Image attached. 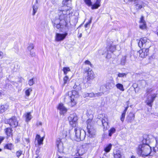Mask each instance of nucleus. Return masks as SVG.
<instances>
[{
	"mask_svg": "<svg viewBox=\"0 0 158 158\" xmlns=\"http://www.w3.org/2000/svg\"><path fill=\"white\" fill-rule=\"evenodd\" d=\"M6 149L11 150L12 148V143L7 144L5 146Z\"/></svg>",
	"mask_w": 158,
	"mask_h": 158,
	"instance_id": "72a5a7b5",
	"label": "nucleus"
},
{
	"mask_svg": "<svg viewBox=\"0 0 158 158\" xmlns=\"http://www.w3.org/2000/svg\"><path fill=\"white\" fill-rule=\"evenodd\" d=\"M78 91L75 90H73L72 91H69L66 95L64 101L68 102L71 106H74L76 104L75 98H77L78 96Z\"/></svg>",
	"mask_w": 158,
	"mask_h": 158,
	"instance_id": "7ed1b4c3",
	"label": "nucleus"
},
{
	"mask_svg": "<svg viewBox=\"0 0 158 158\" xmlns=\"http://www.w3.org/2000/svg\"><path fill=\"white\" fill-rule=\"evenodd\" d=\"M116 131V129L114 127H112L109 131V135L111 136Z\"/></svg>",
	"mask_w": 158,
	"mask_h": 158,
	"instance_id": "cd10ccee",
	"label": "nucleus"
},
{
	"mask_svg": "<svg viewBox=\"0 0 158 158\" xmlns=\"http://www.w3.org/2000/svg\"><path fill=\"white\" fill-rule=\"evenodd\" d=\"M30 55L31 56H34L35 55V53L34 52H33L32 51H29Z\"/></svg>",
	"mask_w": 158,
	"mask_h": 158,
	"instance_id": "49530a36",
	"label": "nucleus"
},
{
	"mask_svg": "<svg viewBox=\"0 0 158 158\" xmlns=\"http://www.w3.org/2000/svg\"><path fill=\"white\" fill-rule=\"evenodd\" d=\"M126 74L125 73H119L118 74V76L119 77H126Z\"/></svg>",
	"mask_w": 158,
	"mask_h": 158,
	"instance_id": "e433bc0d",
	"label": "nucleus"
},
{
	"mask_svg": "<svg viewBox=\"0 0 158 158\" xmlns=\"http://www.w3.org/2000/svg\"><path fill=\"white\" fill-rule=\"evenodd\" d=\"M34 45L33 44L30 43L28 44L27 49L28 51H32L34 48Z\"/></svg>",
	"mask_w": 158,
	"mask_h": 158,
	"instance_id": "bb28decb",
	"label": "nucleus"
},
{
	"mask_svg": "<svg viewBox=\"0 0 158 158\" xmlns=\"http://www.w3.org/2000/svg\"><path fill=\"white\" fill-rule=\"evenodd\" d=\"M35 158H40V157L39 156H37L35 157Z\"/></svg>",
	"mask_w": 158,
	"mask_h": 158,
	"instance_id": "13d9d810",
	"label": "nucleus"
},
{
	"mask_svg": "<svg viewBox=\"0 0 158 158\" xmlns=\"http://www.w3.org/2000/svg\"><path fill=\"white\" fill-rule=\"evenodd\" d=\"M149 140L144 138L142 143L139 144L137 150V154L140 156L145 157L148 156L151 151V148L149 145Z\"/></svg>",
	"mask_w": 158,
	"mask_h": 158,
	"instance_id": "f03ea898",
	"label": "nucleus"
},
{
	"mask_svg": "<svg viewBox=\"0 0 158 158\" xmlns=\"http://www.w3.org/2000/svg\"><path fill=\"white\" fill-rule=\"evenodd\" d=\"M101 2V0H97L95 3L97 5L99 6H100V3Z\"/></svg>",
	"mask_w": 158,
	"mask_h": 158,
	"instance_id": "de8ad7c7",
	"label": "nucleus"
},
{
	"mask_svg": "<svg viewBox=\"0 0 158 158\" xmlns=\"http://www.w3.org/2000/svg\"><path fill=\"white\" fill-rule=\"evenodd\" d=\"M126 62V58L125 57L122 58L121 61V64L122 65H124Z\"/></svg>",
	"mask_w": 158,
	"mask_h": 158,
	"instance_id": "c9c22d12",
	"label": "nucleus"
},
{
	"mask_svg": "<svg viewBox=\"0 0 158 158\" xmlns=\"http://www.w3.org/2000/svg\"><path fill=\"white\" fill-rule=\"evenodd\" d=\"M103 93H96L94 94H95L96 97V96H99L102 95Z\"/></svg>",
	"mask_w": 158,
	"mask_h": 158,
	"instance_id": "09e8293b",
	"label": "nucleus"
},
{
	"mask_svg": "<svg viewBox=\"0 0 158 158\" xmlns=\"http://www.w3.org/2000/svg\"><path fill=\"white\" fill-rule=\"evenodd\" d=\"M34 82L33 81V78L30 79L28 81V84L29 85L31 86L33 85Z\"/></svg>",
	"mask_w": 158,
	"mask_h": 158,
	"instance_id": "58836bf2",
	"label": "nucleus"
},
{
	"mask_svg": "<svg viewBox=\"0 0 158 158\" xmlns=\"http://www.w3.org/2000/svg\"><path fill=\"white\" fill-rule=\"evenodd\" d=\"M62 70L63 71L64 74L66 75L70 71V69L69 67H64L63 68Z\"/></svg>",
	"mask_w": 158,
	"mask_h": 158,
	"instance_id": "c85d7f7f",
	"label": "nucleus"
},
{
	"mask_svg": "<svg viewBox=\"0 0 158 158\" xmlns=\"http://www.w3.org/2000/svg\"><path fill=\"white\" fill-rule=\"evenodd\" d=\"M99 6L97 5V4L95 3L92 6V9H97Z\"/></svg>",
	"mask_w": 158,
	"mask_h": 158,
	"instance_id": "37998d69",
	"label": "nucleus"
},
{
	"mask_svg": "<svg viewBox=\"0 0 158 158\" xmlns=\"http://www.w3.org/2000/svg\"><path fill=\"white\" fill-rule=\"evenodd\" d=\"M156 146L158 148V138L156 139Z\"/></svg>",
	"mask_w": 158,
	"mask_h": 158,
	"instance_id": "864d4df0",
	"label": "nucleus"
},
{
	"mask_svg": "<svg viewBox=\"0 0 158 158\" xmlns=\"http://www.w3.org/2000/svg\"><path fill=\"white\" fill-rule=\"evenodd\" d=\"M56 144L59 150H61L62 149L63 144L61 141V139H58L56 141Z\"/></svg>",
	"mask_w": 158,
	"mask_h": 158,
	"instance_id": "aec40b11",
	"label": "nucleus"
},
{
	"mask_svg": "<svg viewBox=\"0 0 158 158\" xmlns=\"http://www.w3.org/2000/svg\"><path fill=\"white\" fill-rule=\"evenodd\" d=\"M116 87L117 89H119L120 91H124V89L123 85L120 83H117L116 85Z\"/></svg>",
	"mask_w": 158,
	"mask_h": 158,
	"instance_id": "393cba45",
	"label": "nucleus"
},
{
	"mask_svg": "<svg viewBox=\"0 0 158 158\" xmlns=\"http://www.w3.org/2000/svg\"><path fill=\"white\" fill-rule=\"evenodd\" d=\"M115 50V46L111 45L107 49V51L111 52H113Z\"/></svg>",
	"mask_w": 158,
	"mask_h": 158,
	"instance_id": "7c9ffc66",
	"label": "nucleus"
},
{
	"mask_svg": "<svg viewBox=\"0 0 158 158\" xmlns=\"http://www.w3.org/2000/svg\"><path fill=\"white\" fill-rule=\"evenodd\" d=\"M2 151V149L0 148V152L1 151Z\"/></svg>",
	"mask_w": 158,
	"mask_h": 158,
	"instance_id": "680f3d73",
	"label": "nucleus"
},
{
	"mask_svg": "<svg viewBox=\"0 0 158 158\" xmlns=\"http://www.w3.org/2000/svg\"><path fill=\"white\" fill-rule=\"evenodd\" d=\"M92 19V18H91L90 19V20H89V21L85 24V27H86V28L87 27L88 25H89L91 23V22Z\"/></svg>",
	"mask_w": 158,
	"mask_h": 158,
	"instance_id": "a18cd8bd",
	"label": "nucleus"
},
{
	"mask_svg": "<svg viewBox=\"0 0 158 158\" xmlns=\"http://www.w3.org/2000/svg\"><path fill=\"white\" fill-rule=\"evenodd\" d=\"M32 89L31 88H29L26 90L25 92L26 95L28 97L30 94L31 92L32 91Z\"/></svg>",
	"mask_w": 158,
	"mask_h": 158,
	"instance_id": "2f4dec72",
	"label": "nucleus"
},
{
	"mask_svg": "<svg viewBox=\"0 0 158 158\" xmlns=\"http://www.w3.org/2000/svg\"><path fill=\"white\" fill-rule=\"evenodd\" d=\"M96 95L95 94H94L93 93H90L89 94V97L90 98H93L94 97H95Z\"/></svg>",
	"mask_w": 158,
	"mask_h": 158,
	"instance_id": "c03bdc74",
	"label": "nucleus"
},
{
	"mask_svg": "<svg viewBox=\"0 0 158 158\" xmlns=\"http://www.w3.org/2000/svg\"><path fill=\"white\" fill-rule=\"evenodd\" d=\"M125 114H126V113H125L124 112H123V113L121 115V117L120 118V120L122 122H123L124 120Z\"/></svg>",
	"mask_w": 158,
	"mask_h": 158,
	"instance_id": "4c0bfd02",
	"label": "nucleus"
},
{
	"mask_svg": "<svg viewBox=\"0 0 158 158\" xmlns=\"http://www.w3.org/2000/svg\"><path fill=\"white\" fill-rule=\"evenodd\" d=\"M81 158H81H79V157H76V158Z\"/></svg>",
	"mask_w": 158,
	"mask_h": 158,
	"instance_id": "0e129e2a",
	"label": "nucleus"
},
{
	"mask_svg": "<svg viewBox=\"0 0 158 158\" xmlns=\"http://www.w3.org/2000/svg\"><path fill=\"white\" fill-rule=\"evenodd\" d=\"M69 81V77L67 75H66L63 78L64 84V85L66 84Z\"/></svg>",
	"mask_w": 158,
	"mask_h": 158,
	"instance_id": "473e14b6",
	"label": "nucleus"
},
{
	"mask_svg": "<svg viewBox=\"0 0 158 158\" xmlns=\"http://www.w3.org/2000/svg\"><path fill=\"white\" fill-rule=\"evenodd\" d=\"M154 90V89L153 88H148L146 89V93L148 95H150L148 97L146 102L147 105L150 107L152 106V104L157 96V94L153 93Z\"/></svg>",
	"mask_w": 158,
	"mask_h": 158,
	"instance_id": "39448f33",
	"label": "nucleus"
},
{
	"mask_svg": "<svg viewBox=\"0 0 158 158\" xmlns=\"http://www.w3.org/2000/svg\"><path fill=\"white\" fill-rule=\"evenodd\" d=\"M74 131L75 134V139L79 141L84 140L85 137V133L83 129L78 126L74 127Z\"/></svg>",
	"mask_w": 158,
	"mask_h": 158,
	"instance_id": "20e7f679",
	"label": "nucleus"
},
{
	"mask_svg": "<svg viewBox=\"0 0 158 158\" xmlns=\"http://www.w3.org/2000/svg\"><path fill=\"white\" fill-rule=\"evenodd\" d=\"M139 27L141 29H144L146 28V22L144 20V17L143 16H141L139 21Z\"/></svg>",
	"mask_w": 158,
	"mask_h": 158,
	"instance_id": "2eb2a0df",
	"label": "nucleus"
},
{
	"mask_svg": "<svg viewBox=\"0 0 158 158\" xmlns=\"http://www.w3.org/2000/svg\"><path fill=\"white\" fill-rule=\"evenodd\" d=\"M131 158H135V157L134 156H132Z\"/></svg>",
	"mask_w": 158,
	"mask_h": 158,
	"instance_id": "bf43d9fd",
	"label": "nucleus"
},
{
	"mask_svg": "<svg viewBox=\"0 0 158 158\" xmlns=\"http://www.w3.org/2000/svg\"><path fill=\"white\" fill-rule=\"evenodd\" d=\"M85 152V151L84 148L80 147L77 149V152L76 153V156H80L82 155Z\"/></svg>",
	"mask_w": 158,
	"mask_h": 158,
	"instance_id": "f3484780",
	"label": "nucleus"
},
{
	"mask_svg": "<svg viewBox=\"0 0 158 158\" xmlns=\"http://www.w3.org/2000/svg\"><path fill=\"white\" fill-rule=\"evenodd\" d=\"M149 49L143 48L138 52L139 56L143 58L145 57L148 55Z\"/></svg>",
	"mask_w": 158,
	"mask_h": 158,
	"instance_id": "ddd939ff",
	"label": "nucleus"
},
{
	"mask_svg": "<svg viewBox=\"0 0 158 158\" xmlns=\"http://www.w3.org/2000/svg\"><path fill=\"white\" fill-rule=\"evenodd\" d=\"M37 125H42V123L40 122L37 123Z\"/></svg>",
	"mask_w": 158,
	"mask_h": 158,
	"instance_id": "6e6d98bb",
	"label": "nucleus"
},
{
	"mask_svg": "<svg viewBox=\"0 0 158 158\" xmlns=\"http://www.w3.org/2000/svg\"><path fill=\"white\" fill-rule=\"evenodd\" d=\"M105 87L106 89H110L111 87L112 86L111 83L109 82H107L105 85Z\"/></svg>",
	"mask_w": 158,
	"mask_h": 158,
	"instance_id": "f704fd0d",
	"label": "nucleus"
},
{
	"mask_svg": "<svg viewBox=\"0 0 158 158\" xmlns=\"http://www.w3.org/2000/svg\"><path fill=\"white\" fill-rule=\"evenodd\" d=\"M22 152L21 151H19L17 152H16V156L18 158L22 154Z\"/></svg>",
	"mask_w": 158,
	"mask_h": 158,
	"instance_id": "a19ab883",
	"label": "nucleus"
},
{
	"mask_svg": "<svg viewBox=\"0 0 158 158\" xmlns=\"http://www.w3.org/2000/svg\"><path fill=\"white\" fill-rule=\"evenodd\" d=\"M81 36H82V34L81 33L79 35L78 37V38H80L81 37Z\"/></svg>",
	"mask_w": 158,
	"mask_h": 158,
	"instance_id": "4d7b16f0",
	"label": "nucleus"
},
{
	"mask_svg": "<svg viewBox=\"0 0 158 158\" xmlns=\"http://www.w3.org/2000/svg\"><path fill=\"white\" fill-rule=\"evenodd\" d=\"M3 53L1 51H0V57H1V58H2L3 55Z\"/></svg>",
	"mask_w": 158,
	"mask_h": 158,
	"instance_id": "5fc2aeb1",
	"label": "nucleus"
},
{
	"mask_svg": "<svg viewBox=\"0 0 158 158\" xmlns=\"http://www.w3.org/2000/svg\"><path fill=\"white\" fill-rule=\"evenodd\" d=\"M58 109L60 111V113L61 114H64L67 111V109L64 106L62 103H60L58 107Z\"/></svg>",
	"mask_w": 158,
	"mask_h": 158,
	"instance_id": "4468645a",
	"label": "nucleus"
},
{
	"mask_svg": "<svg viewBox=\"0 0 158 158\" xmlns=\"http://www.w3.org/2000/svg\"><path fill=\"white\" fill-rule=\"evenodd\" d=\"M67 2H71V0H64L63 1V2L64 4L67 5V4L66 3Z\"/></svg>",
	"mask_w": 158,
	"mask_h": 158,
	"instance_id": "8fccbe9b",
	"label": "nucleus"
},
{
	"mask_svg": "<svg viewBox=\"0 0 158 158\" xmlns=\"http://www.w3.org/2000/svg\"><path fill=\"white\" fill-rule=\"evenodd\" d=\"M9 105L7 103L2 104L0 105V113H3L6 110L8 109Z\"/></svg>",
	"mask_w": 158,
	"mask_h": 158,
	"instance_id": "dca6fc26",
	"label": "nucleus"
},
{
	"mask_svg": "<svg viewBox=\"0 0 158 158\" xmlns=\"http://www.w3.org/2000/svg\"><path fill=\"white\" fill-rule=\"evenodd\" d=\"M84 71L86 73L85 79L87 80V82L93 80L95 78V74L92 70H89V68L85 69Z\"/></svg>",
	"mask_w": 158,
	"mask_h": 158,
	"instance_id": "6e6552de",
	"label": "nucleus"
},
{
	"mask_svg": "<svg viewBox=\"0 0 158 158\" xmlns=\"http://www.w3.org/2000/svg\"><path fill=\"white\" fill-rule=\"evenodd\" d=\"M71 9L70 6H64L58 11L59 18L56 17L53 23L54 27L57 29L69 27L70 22Z\"/></svg>",
	"mask_w": 158,
	"mask_h": 158,
	"instance_id": "f257e3e1",
	"label": "nucleus"
},
{
	"mask_svg": "<svg viewBox=\"0 0 158 158\" xmlns=\"http://www.w3.org/2000/svg\"><path fill=\"white\" fill-rule=\"evenodd\" d=\"M85 3L89 6H90L91 5V2L90 0H85Z\"/></svg>",
	"mask_w": 158,
	"mask_h": 158,
	"instance_id": "ea45409f",
	"label": "nucleus"
},
{
	"mask_svg": "<svg viewBox=\"0 0 158 158\" xmlns=\"http://www.w3.org/2000/svg\"><path fill=\"white\" fill-rule=\"evenodd\" d=\"M68 35V33L66 32L64 34L57 33L55 36V40L56 41H60L63 40Z\"/></svg>",
	"mask_w": 158,
	"mask_h": 158,
	"instance_id": "f8f14e48",
	"label": "nucleus"
},
{
	"mask_svg": "<svg viewBox=\"0 0 158 158\" xmlns=\"http://www.w3.org/2000/svg\"><path fill=\"white\" fill-rule=\"evenodd\" d=\"M114 158H121V155L120 151H117L116 153H114Z\"/></svg>",
	"mask_w": 158,
	"mask_h": 158,
	"instance_id": "c756f323",
	"label": "nucleus"
},
{
	"mask_svg": "<svg viewBox=\"0 0 158 158\" xmlns=\"http://www.w3.org/2000/svg\"><path fill=\"white\" fill-rule=\"evenodd\" d=\"M128 107H129V106H128V105L127 106V107H125V109L123 111V112H124V113H126V111H127V110L128 109Z\"/></svg>",
	"mask_w": 158,
	"mask_h": 158,
	"instance_id": "603ef678",
	"label": "nucleus"
},
{
	"mask_svg": "<svg viewBox=\"0 0 158 158\" xmlns=\"http://www.w3.org/2000/svg\"><path fill=\"white\" fill-rule=\"evenodd\" d=\"M7 122L10 126L13 127H16L18 124V121L15 117H12L8 119L7 120Z\"/></svg>",
	"mask_w": 158,
	"mask_h": 158,
	"instance_id": "9b49d317",
	"label": "nucleus"
},
{
	"mask_svg": "<svg viewBox=\"0 0 158 158\" xmlns=\"http://www.w3.org/2000/svg\"><path fill=\"white\" fill-rule=\"evenodd\" d=\"M89 94L88 93H85L84 94L83 97L84 98L89 97Z\"/></svg>",
	"mask_w": 158,
	"mask_h": 158,
	"instance_id": "3c124183",
	"label": "nucleus"
},
{
	"mask_svg": "<svg viewBox=\"0 0 158 158\" xmlns=\"http://www.w3.org/2000/svg\"><path fill=\"white\" fill-rule=\"evenodd\" d=\"M2 94V93L0 92V95H1Z\"/></svg>",
	"mask_w": 158,
	"mask_h": 158,
	"instance_id": "052dcab7",
	"label": "nucleus"
},
{
	"mask_svg": "<svg viewBox=\"0 0 158 158\" xmlns=\"http://www.w3.org/2000/svg\"><path fill=\"white\" fill-rule=\"evenodd\" d=\"M85 63L86 64H88L90 65V66L92 67H93V65L91 64L90 61H89L88 60H86L85 62Z\"/></svg>",
	"mask_w": 158,
	"mask_h": 158,
	"instance_id": "79ce46f5",
	"label": "nucleus"
},
{
	"mask_svg": "<svg viewBox=\"0 0 158 158\" xmlns=\"http://www.w3.org/2000/svg\"><path fill=\"white\" fill-rule=\"evenodd\" d=\"M59 158H62V157H59Z\"/></svg>",
	"mask_w": 158,
	"mask_h": 158,
	"instance_id": "e2e57ef3",
	"label": "nucleus"
},
{
	"mask_svg": "<svg viewBox=\"0 0 158 158\" xmlns=\"http://www.w3.org/2000/svg\"><path fill=\"white\" fill-rule=\"evenodd\" d=\"M26 121L28 122L30 121L32 118L30 112L27 113L25 114Z\"/></svg>",
	"mask_w": 158,
	"mask_h": 158,
	"instance_id": "b1692460",
	"label": "nucleus"
},
{
	"mask_svg": "<svg viewBox=\"0 0 158 158\" xmlns=\"http://www.w3.org/2000/svg\"><path fill=\"white\" fill-rule=\"evenodd\" d=\"M108 119L106 117H104L102 119V123L103 127L104 129L106 130V129L107 126L108 125V123L107 122Z\"/></svg>",
	"mask_w": 158,
	"mask_h": 158,
	"instance_id": "a211bd4d",
	"label": "nucleus"
},
{
	"mask_svg": "<svg viewBox=\"0 0 158 158\" xmlns=\"http://www.w3.org/2000/svg\"><path fill=\"white\" fill-rule=\"evenodd\" d=\"M36 140L37 141L39 145L43 144L44 139L43 138H40V135H37L36 136Z\"/></svg>",
	"mask_w": 158,
	"mask_h": 158,
	"instance_id": "412c9836",
	"label": "nucleus"
},
{
	"mask_svg": "<svg viewBox=\"0 0 158 158\" xmlns=\"http://www.w3.org/2000/svg\"><path fill=\"white\" fill-rule=\"evenodd\" d=\"M94 122L91 119H89L87 121V129L89 136L92 137L95 135L96 131L93 127Z\"/></svg>",
	"mask_w": 158,
	"mask_h": 158,
	"instance_id": "0eeeda50",
	"label": "nucleus"
},
{
	"mask_svg": "<svg viewBox=\"0 0 158 158\" xmlns=\"http://www.w3.org/2000/svg\"><path fill=\"white\" fill-rule=\"evenodd\" d=\"M77 117L75 114H70L68 118V120L70 124L74 127L75 126H78L77 124Z\"/></svg>",
	"mask_w": 158,
	"mask_h": 158,
	"instance_id": "1a4fd4ad",
	"label": "nucleus"
},
{
	"mask_svg": "<svg viewBox=\"0 0 158 158\" xmlns=\"http://www.w3.org/2000/svg\"><path fill=\"white\" fill-rule=\"evenodd\" d=\"M73 89L74 90L78 92L81 90V85L80 83L77 81L75 83V85L73 86Z\"/></svg>",
	"mask_w": 158,
	"mask_h": 158,
	"instance_id": "6ab92c4d",
	"label": "nucleus"
},
{
	"mask_svg": "<svg viewBox=\"0 0 158 158\" xmlns=\"http://www.w3.org/2000/svg\"><path fill=\"white\" fill-rule=\"evenodd\" d=\"M38 3V1L37 0H36V4L32 6L33 8V13L32 15H34L36 13L37 10L38 9V5L37 4Z\"/></svg>",
	"mask_w": 158,
	"mask_h": 158,
	"instance_id": "4be33fe9",
	"label": "nucleus"
},
{
	"mask_svg": "<svg viewBox=\"0 0 158 158\" xmlns=\"http://www.w3.org/2000/svg\"><path fill=\"white\" fill-rule=\"evenodd\" d=\"M151 42L146 37H143L140 39L138 43V45L140 48L149 49L151 46Z\"/></svg>",
	"mask_w": 158,
	"mask_h": 158,
	"instance_id": "423d86ee",
	"label": "nucleus"
},
{
	"mask_svg": "<svg viewBox=\"0 0 158 158\" xmlns=\"http://www.w3.org/2000/svg\"><path fill=\"white\" fill-rule=\"evenodd\" d=\"M5 131L6 135L10 137L12 135V133L11 129L8 128L5 129Z\"/></svg>",
	"mask_w": 158,
	"mask_h": 158,
	"instance_id": "5701e85b",
	"label": "nucleus"
},
{
	"mask_svg": "<svg viewBox=\"0 0 158 158\" xmlns=\"http://www.w3.org/2000/svg\"><path fill=\"white\" fill-rule=\"evenodd\" d=\"M112 146V144L111 143H109L108 145H107L104 148V151L106 152H108L110 150Z\"/></svg>",
	"mask_w": 158,
	"mask_h": 158,
	"instance_id": "a878e982",
	"label": "nucleus"
},
{
	"mask_svg": "<svg viewBox=\"0 0 158 158\" xmlns=\"http://www.w3.org/2000/svg\"><path fill=\"white\" fill-rule=\"evenodd\" d=\"M130 2H134L135 7L136 10H139L144 6L143 2L140 0H129Z\"/></svg>",
	"mask_w": 158,
	"mask_h": 158,
	"instance_id": "9d476101",
	"label": "nucleus"
}]
</instances>
